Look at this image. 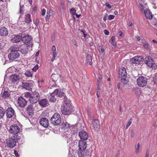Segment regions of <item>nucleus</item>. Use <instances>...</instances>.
<instances>
[{
  "label": "nucleus",
  "mask_w": 157,
  "mask_h": 157,
  "mask_svg": "<svg viewBox=\"0 0 157 157\" xmlns=\"http://www.w3.org/2000/svg\"><path fill=\"white\" fill-rule=\"evenodd\" d=\"M62 113L65 115H69L72 111V108L71 106V101L67 100L64 101L61 107Z\"/></svg>",
  "instance_id": "nucleus-1"
},
{
  "label": "nucleus",
  "mask_w": 157,
  "mask_h": 157,
  "mask_svg": "<svg viewBox=\"0 0 157 157\" xmlns=\"http://www.w3.org/2000/svg\"><path fill=\"white\" fill-rule=\"evenodd\" d=\"M52 123L54 125L60 124L61 121V118L60 115L58 113H55L51 119Z\"/></svg>",
  "instance_id": "nucleus-2"
},
{
  "label": "nucleus",
  "mask_w": 157,
  "mask_h": 157,
  "mask_svg": "<svg viewBox=\"0 0 157 157\" xmlns=\"http://www.w3.org/2000/svg\"><path fill=\"white\" fill-rule=\"evenodd\" d=\"M143 60L144 61L145 64L149 67L152 68L154 69H156L157 66L154 63L153 60L151 57H146Z\"/></svg>",
  "instance_id": "nucleus-3"
},
{
  "label": "nucleus",
  "mask_w": 157,
  "mask_h": 157,
  "mask_svg": "<svg viewBox=\"0 0 157 157\" xmlns=\"http://www.w3.org/2000/svg\"><path fill=\"white\" fill-rule=\"evenodd\" d=\"M136 81L137 84L139 86L143 87L147 84V79L145 77L141 76L138 78Z\"/></svg>",
  "instance_id": "nucleus-4"
},
{
  "label": "nucleus",
  "mask_w": 157,
  "mask_h": 157,
  "mask_svg": "<svg viewBox=\"0 0 157 157\" xmlns=\"http://www.w3.org/2000/svg\"><path fill=\"white\" fill-rule=\"evenodd\" d=\"M17 141V140L15 136L9 138L6 141L7 146L10 148H12L16 145Z\"/></svg>",
  "instance_id": "nucleus-5"
},
{
  "label": "nucleus",
  "mask_w": 157,
  "mask_h": 157,
  "mask_svg": "<svg viewBox=\"0 0 157 157\" xmlns=\"http://www.w3.org/2000/svg\"><path fill=\"white\" fill-rule=\"evenodd\" d=\"M40 99L39 94L36 92H35L31 94V97L29 98V101L32 103H36Z\"/></svg>",
  "instance_id": "nucleus-6"
},
{
  "label": "nucleus",
  "mask_w": 157,
  "mask_h": 157,
  "mask_svg": "<svg viewBox=\"0 0 157 157\" xmlns=\"http://www.w3.org/2000/svg\"><path fill=\"white\" fill-rule=\"evenodd\" d=\"M144 59V58L141 56H136L130 60V62L132 65L134 64H138L141 63V62L143 61Z\"/></svg>",
  "instance_id": "nucleus-7"
},
{
  "label": "nucleus",
  "mask_w": 157,
  "mask_h": 157,
  "mask_svg": "<svg viewBox=\"0 0 157 157\" xmlns=\"http://www.w3.org/2000/svg\"><path fill=\"white\" fill-rule=\"evenodd\" d=\"M87 144L86 141L80 140L78 142V149L79 151L83 152L85 151Z\"/></svg>",
  "instance_id": "nucleus-8"
},
{
  "label": "nucleus",
  "mask_w": 157,
  "mask_h": 157,
  "mask_svg": "<svg viewBox=\"0 0 157 157\" xmlns=\"http://www.w3.org/2000/svg\"><path fill=\"white\" fill-rule=\"evenodd\" d=\"M9 130L10 133L16 134L19 132L20 128L17 125L14 124L10 126Z\"/></svg>",
  "instance_id": "nucleus-9"
},
{
  "label": "nucleus",
  "mask_w": 157,
  "mask_h": 157,
  "mask_svg": "<svg viewBox=\"0 0 157 157\" xmlns=\"http://www.w3.org/2000/svg\"><path fill=\"white\" fill-rule=\"evenodd\" d=\"M20 54L18 52H11L8 55V58L10 60H13L19 56Z\"/></svg>",
  "instance_id": "nucleus-10"
},
{
  "label": "nucleus",
  "mask_w": 157,
  "mask_h": 157,
  "mask_svg": "<svg viewBox=\"0 0 157 157\" xmlns=\"http://www.w3.org/2000/svg\"><path fill=\"white\" fill-rule=\"evenodd\" d=\"M79 136L81 140L86 141L88 138V135L87 132L83 130H82L79 132Z\"/></svg>",
  "instance_id": "nucleus-11"
},
{
  "label": "nucleus",
  "mask_w": 157,
  "mask_h": 157,
  "mask_svg": "<svg viewBox=\"0 0 157 157\" xmlns=\"http://www.w3.org/2000/svg\"><path fill=\"white\" fill-rule=\"evenodd\" d=\"M92 125L91 126L92 129L94 130H98L100 127L99 122L98 120L93 119L92 121Z\"/></svg>",
  "instance_id": "nucleus-12"
},
{
  "label": "nucleus",
  "mask_w": 157,
  "mask_h": 157,
  "mask_svg": "<svg viewBox=\"0 0 157 157\" xmlns=\"http://www.w3.org/2000/svg\"><path fill=\"white\" fill-rule=\"evenodd\" d=\"M21 78V77L19 75L15 74L10 76V81L11 83H15L19 80Z\"/></svg>",
  "instance_id": "nucleus-13"
},
{
  "label": "nucleus",
  "mask_w": 157,
  "mask_h": 157,
  "mask_svg": "<svg viewBox=\"0 0 157 157\" xmlns=\"http://www.w3.org/2000/svg\"><path fill=\"white\" fill-rule=\"evenodd\" d=\"M55 90L58 91V93L56 94V96L59 97L60 98L63 97V100L64 101L68 100L67 97L65 93L63 92L62 90H59L58 89H56Z\"/></svg>",
  "instance_id": "nucleus-14"
},
{
  "label": "nucleus",
  "mask_w": 157,
  "mask_h": 157,
  "mask_svg": "<svg viewBox=\"0 0 157 157\" xmlns=\"http://www.w3.org/2000/svg\"><path fill=\"white\" fill-rule=\"evenodd\" d=\"M6 114L8 118H11L14 115V111L13 109L12 108H8L6 111Z\"/></svg>",
  "instance_id": "nucleus-15"
},
{
  "label": "nucleus",
  "mask_w": 157,
  "mask_h": 157,
  "mask_svg": "<svg viewBox=\"0 0 157 157\" xmlns=\"http://www.w3.org/2000/svg\"><path fill=\"white\" fill-rule=\"evenodd\" d=\"M19 105L21 107H25L27 104L26 101L22 97H19L18 100Z\"/></svg>",
  "instance_id": "nucleus-16"
},
{
  "label": "nucleus",
  "mask_w": 157,
  "mask_h": 157,
  "mask_svg": "<svg viewBox=\"0 0 157 157\" xmlns=\"http://www.w3.org/2000/svg\"><path fill=\"white\" fill-rule=\"evenodd\" d=\"M40 124L45 128H47L48 126V120L45 117L42 118L40 121Z\"/></svg>",
  "instance_id": "nucleus-17"
},
{
  "label": "nucleus",
  "mask_w": 157,
  "mask_h": 157,
  "mask_svg": "<svg viewBox=\"0 0 157 157\" xmlns=\"http://www.w3.org/2000/svg\"><path fill=\"white\" fill-rule=\"evenodd\" d=\"M39 104L42 107H45L49 105L48 101L45 98L39 101Z\"/></svg>",
  "instance_id": "nucleus-18"
},
{
  "label": "nucleus",
  "mask_w": 157,
  "mask_h": 157,
  "mask_svg": "<svg viewBox=\"0 0 157 157\" xmlns=\"http://www.w3.org/2000/svg\"><path fill=\"white\" fill-rule=\"evenodd\" d=\"M119 78L126 77L127 74L125 68L124 67L120 68L119 70Z\"/></svg>",
  "instance_id": "nucleus-19"
},
{
  "label": "nucleus",
  "mask_w": 157,
  "mask_h": 157,
  "mask_svg": "<svg viewBox=\"0 0 157 157\" xmlns=\"http://www.w3.org/2000/svg\"><path fill=\"white\" fill-rule=\"evenodd\" d=\"M32 44L30 45H28L27 46L25 45L22 47V48H21L20 51L23 54H25L28 53V49L30 48H32Z\"/></svg>",
  "instance_id": "nucleus-20"
},
{
  "label": "nucleus",
  "mask_w": 157,
  "mask_h": 157,
  "mask_svg": "<svg viewBox=\"0 0 157 157\" xmlns=\"http://www.w3.org/2000/svg\"><path fill=\"white\" fill-rule=\"evenodd\" d=\"M58 91L57 90H55L52 93L50 96L49 97L50 101L52 102H54L56 100V94L58 93Z\"/></svg>",
  "instance_id": "nucleus-21"
},
{
  "label": "nucleus",
  "mask_w": 157,
  "mask_h": 157,
  "mask_svg": "<svg viewBox=\"0 0 157 157\" xmlns=\"http://www.w3.org/2000/svg\"><path fill=\"white\" fill-rule=\"evenodd\" d=\"M21 39V36L19 35H16L13 36L11 41L12 43H17L19 42Z\"/></svg>",
  "instance_id": "nucleus-22"
},
{
  "label": "nucleus",
  "mask_w": 157,
  "mask_h": 157,
  "mask_svg": "<svg viewBox=\"0 0 157 157\" xmlns=\"http://www.w3.org/2000/svg\"><path fill=\"white\" fill-rule=\"evenodd\" d=\"M8 34V32L7 28L5 27H2L0 29V35L1 36H6Z\"/></svg>",
  "instance_id": "nucleus-23"
},
{
  "label": "nucleus",
  "mask_w": 157,
  "mask_h": 157,
  "mask_svg": "<svg viewBox=\"0 0 157 157\" xmlns=\"http://www.w3.org/2000/svg\"><path fill=\"white\" fill-rule=\"evenodd\" d=\"M32 39L31 36L29 35H26L22 38H21V41L24 43L27 44Z\"/></svg>",
  "instance_id": "nucleus-24"
},
{
  "label": "nucleus",
  "mask_w": 157,
  "mask_h": 157,
  "mask_svg": "<svg viewBox=\"0 0 157 157\" xmlns=\"http://www.w3.org/2000/svg\"><path fill=\"white\" fill-rule=\"evenodd\" d=\"M144 13L147 18L150 19L152 18V13L149 10L145 9L144 11Z\"/></svg>",
  "instance_id": "nucleus-25"
},
{
  "label": "nucleus",
  "mask_w": 157,
  "mask_h": 157,
  "mask_svg": "<svg viewBox=\"0 0 157 157\" xmlns=\"http://www.w3.org/2000/svg\"><path fill=\"white\" fill-rule=\"evenodd\" d=\"M34 109L33 108V105L31 104L29 105L27 107L26 111H27V113H29V115H31L33 114Z\"/></svg>",
  "instance_id": "nucleus-26"
},
{
  "label": "nucleus",
  "mask_w": 157,
  "mask_h": 157,
  "mask_svg": "<svg viewBox=\"0 0 157 157\" xmlns=\"http://www.w3.org/2000/svg\"><path fill=\"white\" fill-rule=\"evenodd\" d=\"M32 83H29L27 82L23 83V87L27 90H30L32 89L33 87Z\"/></svg>",
  "instance_id": "nucleus-27"
},
{
  "label": "nucleus",
  "mask_w": 157,
  "mask_h": 157,
  "mask_svg": "<svg viewBox=\"0 0 157 157\" xmlns=\"http://www.w3.org/2000/svg\"><path fill=\"white\" fill-rule=\"evenodd\" d=\"M86 63L87 64H89L90 65L92 64V57L91 56L89 55L88 54L86 56Z\"/></svg>",
  "instance_id": "nucleus-28"
},
{
  "label": "nucleus",
  "mask_w": 157,
  "mask_h": 157,
  "mask_svg": "<svg viewBox=\"0 0 157 157\" xmlns=\"http://www.w3.org/2000/svg\"><path fill=\"white\" fill-rule=\"evenodd\" d=\"M31 15L29 14H27L25 17V22L28 24H29L31 21Z\"/></svg>",
  "instance_id": "nucleus-29"
},
{
  "label": "nucleus",
  "mask_w": 157,
  "mask_h": 157,
  "mask_svg": "<svg viewBox=\"0 0 157 157\" xmlns=\"http://www.w3.org/2000/svg\"><path fill=\"white\" fill-rule=\"evenodd\" d=\"M10 49L11 52H18L19 49V48L17 46L15 45L11 47Z\"/></svg>",
  "instance_id": "nucleus-30"
},
{
  "label": "nucleus",
  "mask_w": 157,
  "mask_h": 157,
  "mask_svg": "<svg viewBox=\"0 0 157 157\" xmlns=\"http://www.w3.org/2000/svg\"><path fill=\"white\" fill-rule=\"evenodd\" d=\"M10 95V93L8 91H5L2 94V97L5 98H6Z\"/></svg>",
  "instance_id": "nucleus-31"
},
{
  "label": "nucleus",
  "mask_w": 157,
  "mask_h": 157,
  "mask_svg": "<svg viewBox=\"0 0 157 157\" xmlns=\"http://www.w3.org/2000/svg\"><path fill=\"white\" fill-rule=\"evenodd\" d=\"M122 82L124 84L126 85L129 82V80L127 77H123L121 78Z\"/></svg>",
  "instance_id": "nucleus-32"
},
{
  "label": "nucleus",
  "mask_w": 157,
  "mask_h": 157,
  "mask_svg": "<svg viewBox=\"0 0 157 157\" xmlns=\"http://www.w3.org/2000/svg\"><path fill=\"white\" fill-rule=\"evenodd\" d=\"M97 93L96 95L98 98L101 95V90L99 88V85H98L97 86Z\"/></svg>",
  "instance_id": "nucleus-33"
},
{
  "label": "nucleus",
  "mask_w": 157,
  "mask_h": 157,
  "mask_svg": "<svg viewBox=\"0 0 157 157\" xmlns=\"http://www.w3.org/2000/svg\"><path fill=\"white\" fill-rule=\"evenodd\" d=\"M6 111L5 109L2 108H1L0 109V119L2 118L5 114Z\"/></svg>",
  "instance_id": "nucleus-34"
},
{
  "label": "nucleus",
  "mask_w": 157,
  "mask_h": 157,
  "mask_svg": "<svg viewBox=\"0 0 157 157\" xmlns=\"http://www.w3.org/2000/svg\"><path fill=\"white\" fill-rule=\"evenodd\" d=\"M62 125L63 127V128H66L67 129L68 128H70L71 127V126L67 123H63L62 124Z\"/></svg>",
  "instance_id": "nucleus-35"
},
{
  "label": "nucleus",
  "mask_w": 157,
  "mask_h": 157,
  "mask_svg": "<svg viewBox=\"0 0 157 157\" xmlns=\"http://www.w3.org/2000/svg\"><path fill=\"white\" fill-rule=\"evenodd\" d=\"M25 75L27 77H32V76L33 74H32L30 71H27L25 72Z\"/></svg>",
  "instance_id": "nucleus-36"
},
{
  "label": "nucleus",
  "mask_w": 157,
  "mask_h": 157,
  "mask_svg": "<svg viewBox=\"0 0 157 157\" xmlns=\"http://www.w3.org/2000/svg\"><path fill=\"white\" fill-rule=\"evenodd\" d=\"M102 76L101 75H98V85H99V84L101 82H102Z\"/></svg>",
  "instance_id": "nucleus-37"
},
{
  "label": "nucleus",
  "mask_w": 157,
  "mask_h": 157,
  "mask_svg": "<svg viewBox=\"0 0 157 157\" xmlns=\"http://www.w3.org/2000/svg\"><path fill=\"white\" fill-rule=\"evenodd\" d=\"M52 53H53L52 58L51 59V61L52 62L55 59L56 57L57 56V54L56 51H54V52H52Z\"/></svg>",
  "instance_id": "nucleus-38"
},
{
  "label": "nucleus",
  "mask_w": 157,
  "mask_h": 157,
  "mask_svg": "<svg viewBox=\"0 0 157 157\" xmlns=\"http://www.w3.org/2000/svg\"><path fill=\"white\" fill-rule=\"evenodd\" d=\"M140 147V143H138L136 146L135 147L136 152L137 154H138L139 152V148Z\"/></svg>",
  "instance_id": "nucleus-39"
},
{
  "label": "nucleus",
  "mask_w": 157,
  "mask_h": 157,
  "mask_svg": "<svg viewBox=\"0 0 157 157\" xmlns=\"http://www.w3.org/2000/svg\"><path fill=\"white\" fill-rule=\"evenodd\" d=\"M58 77V75H57L55 74H52V75L51 77L52 78V81H55V80H57V77Z\"/></svg>",
  "instance_id": "nucleus-40"
},
{
  "label": "nucleus",
  "mask_w": 157,
  "mask_h": 157,
  "mask_svg": "<svg viewBox=\"0 0 157 157\" xmlns=\"http://www.w3.org/2000/svg\"><path fill=\"white\" fill-rule=\"evenodd\" d=\"M78 156L79 157H81L82 156H85L84 153H85V151H84V153L82 151H79L78 152Z\"/></svg>",
  "instance_id": "nucleus-41"
},
{
  "label": "nucleus",
  "mask_w": 157,
  "mask_h": 157,
  "mask_svg": "<svg viewBox=\"0 0 157 157\" xmlns=\"http://www.w3.org/2000/svg\"><path fill=\"white\" fill-rule=\"evenodd\" d=\"M76 10L74 8H72L70 9V12L73 16L76 14Z\"/></svg>",
  "instance_id": "nucleus-42"
},
{
  "label": "nucleus",
  "mask_w": 157,
  "mask_h": 157,
  "mask_svg": "<svg viewBox=\"0 0 157 157\" xmlns=\"http://www.w3.org/2000/svg\"><path fill=\"white\" fill-rule=\"evenodd\" d=\"M98 48L100 52L103 53L104 51V49L102 48V47L101 46H98Z\"/></svg>",
  "instance_id": "nucleus-43"
},
{
  "label": "nucleus",
  "mask_w": 157,
  "mask_h": 157,
  "mask_svg": "<svg viewBox=\"0 0 157 157\" xmlns=\"http://www.w3.org/2000/svg\"><path fill=\"white\" fill-rule=\"evenodd\" d=\"M31 95L30 93L27 92H26L25 95V97L27 98H29L30 97H31Z\"/></svg>",
  "instance_id": "nucleus-44"
},
{
  "label": "nucleus",
  "mask_w": 157,
  "mask_h": 157,
  "mask_svg": "<svg viewBox=\"0 0 157 157\" xmlns=\"http://www.w3.org/2000/svg\"><path fill=\"white\" fill-rule=\"evenodd\" d=\"M121 84L120 82H119L117 84V88L118 89L120 90H121L122 89V88L121 87Z\"/></svg>",
  "instance_id": "nucleus-45"
},
{
  "label": "nucleus",
  "mask_w": 157,
  "mask_h": 157,
  "mask_svg": "<svg viewBox=\"0 0 157 157\" xmlns=\"http://www.w3.org/2000/svg\"><path fill=\"white\" fill-rule=\"evenodd\" d=\"M38 65H36L32 69V70L34 71H36V70L38 69Z\"/></svg>",
  "instance_id": "nucleus-46"
},
{
  "label": "nucleus",
  "mask_w": 157,
  "mask_h": 157,
  "mask_svg": "<svg viewBox=\"0 0 157 157\" xmlns=\"http://www.w3.org/2000/svg\"><path fill=\"white\" fill-rule=\"evenodd\" d=\"M114 16L112 15H110L108 17V19L109 20H111L114 18Z\"/></svg>",
  "instance_id": "nucleus-47"
},
{
  "label": "nucleus",
  "mask_w": 157,
  "mask_h": 157,
  "mask_svg": "<svg viewBox=\"0 0 157 157\" xmlns=\"http://www.w3.org/2000/svg\"><path fill=\"white\" fill-rule=\"evenodd\" d=\"M106 6L109 9H111V6L109 4L108 2H106L105 3Z\"/></svg>",
  "instance_id": "nucleus-48"
},
{
  "label": "nucleus",
  "mask_w": 157,
  "mask_h": 157,
  "mask_svg": "<svg viewBox=\"0 0 157 157\" xmlns=\"http://www.w3.org/2000/svg\"><path fill=\"white\" fill-rule=\"evenodd\" d=\"M115 39V37L114 36H112L111 38V40L110 41V43L112 44Z\"/></svg>",
  "instance_id": "nucleus-49"
},
{
  "label": "nucleus",
  "mask_w": 157,
  "mask_h": 157,
  "mask_svg": "<svg viewBox=\"0 0 157 157\" xmlns=\"http://www.w3.org/2000/svg\"><path fill=\"white\" fill-rule=\"evenodd\" d=\"M132 123V122L131 121H129L128 122L126 126V128H128L129 126L131 125V124Z\"/></svg>",
  "instance_id": "nucleus-50"
},
{
  "label": "nucleus",
  "mask_w": 157,
  "mask_h": 157,
  "mask_svg": "<svg viewBox=\"0 0 157 157\" xmlns=\"http://www.w3.org/2000/svg\"><path fill=\"white\" fill-rule=\"evenodd\" d=\"M139 7H140V10L141 11H142L144 10V7L142 4H140Z\"/></svg>",
  "instance_id": "nucleus-51"
},
{
  "label": "nucleus",
  "mask_w": 157,
  "mask_h": 157,
  "mask_svg": "<svg viewBox=\"0 0 157 157\" xmlns=\"http://www.w3.org/2000/svg\"><path fill=\"white\" fill-rule=\"evenodd\" d=\"M104 32L106 35H108L109 34V31H107V30L105 29L104 30Z\"/></svg>",
  "instance_id": "nucleus-52"
},
{
  "label": "nucleus",
  "mask_w": 157,
  "mask_h": 157,
  "mask_svg": "<svg viewBox=\"0 0 157 157\" xmlns=\"http://www.w3.org/2000/svg\"><path fill=\"white\" fill-rule=\"evenodd\" d=\"M20 13L21 14H23V10H22V7L20 6Z\"/></svg>",
  "instance_id": "nucleus-53"
},
{
  "label": "nucleus",
  "mask_w": 157,
  "mask_h": 157,
  "mask_svg": "<svg viewBox=\"0 0 157 157\" xmlns=\"http://www.w3.org/2000/svg\"><path fill=\"white\" fill-rule=\"evenodd\" d=\"M52 52L56 51V49L55 46L54 45H53L52 48Z\"/></svg>",
  "instance_id": "nucleus-54"
},
{
  "label": "nucleus",
  "mask_w": 157,
  "mask_h": 157,
  "mask_svg": "<svg viewBox=\"0 0 157 157\" xmlns=\"http://www.w3.org/2000/svg\"><path fill=\"white\" fill-rule=\"evenodd\" d=\"M134 134L133 131L132 130H131V134H130L131 137L132 138L133 137Z\"/></svg>",
  "instance_id": "nucleus-55"
},
{
  "label": "nucleus",
  "mask_w": 157,
  "mask_h": 157,
  "mask_svg": "<svg viewBox=\"0 0 157 157\" xmlns=\"http://www.w3.org/2000/svg\"><path fill=\"white\" fill-rule=\"evenodd\" d=\"M45 12H46V10H45L44 9H43L42 10V11L41 15H44L45 13Z\"/></svg>",
  "instance_id": "nucleus-56"
},
{
  "label": "nucleus",
  "mask_w": 157,
  "mask_h": 157,
  "mask_svg": "<svg viewBox=\"0 0 157 157\" xmlns=\"http://www.w3.org/2000/svg\"><path fill=\"white\" fill-rule=\"evenodd\" d=\"M39 23V20L38 19H36L35 22V25L36 26H37Z\"/></svg>",
  "instance_id": "nucleus-57"
},
{
  "label": "nucleus",
  "mask_w": 157,
  "mask_h": 157,
  "mask_svg": "<svg viewBox=\"0 0 157 157\" xmlns=\"http://www.w3.org/2000/svg\"><path fill=\"white\" fill-rule=\"evenodd\" d=\"M144 47L145 48H147L148 47V44L147 43L144 44Z\"/></svg>",
  "instance_id": "nucleus-58"
},
{
  "label": "nucleus",
  "mask_w": 157,
  "mask_h": 157,
  "mask_svg": "<svg viewBox=\"0 0 157 157\" xmlns=\"http://www.w3.org/2000/svg\"><path fill=\"white\" fill-rule=\"evenodd\" d=\"M149 156V151H147L146 152V155L145 157H148Z\"/></svg>",
  "instance_id": "nucleus-59"
},
{
  "label": "nucleus",
  "mask_w": 157,
  "mask_h": 157,
  "mask_svg": "<svg viewBox=\"0 0 157 157\" xmlns=\"http://www.w3.org/2000/svg\"><path fill=\"white\" fill-rule=\"evenodd\" d=\"M107 16V15L106 14L104 16V18H103V20L104 21H106Z\"/></svg>",
  "instance_id": "nucleus-60"
},
{
  "label": "nucleus",
  "mask_w": 157,
  "mask_h": 157,
  "mask_svg": "<svg viewBox=\"0 0 157 157\" xmlns=\"http://www.w3.org/2000/svg\"><path fill=\"white\" fill-rule=\"evenodd\" d=\"M152 42L155 44L156 45H157V41L155 40H152Z\"/></svg>",
  "instance_id": "nucleus-61"
},
{
  "label": "nucleus",
  "mask_w": 157,
  "mask_h": 157,
  "mask_svg": "<svg viewBox=\"0 0 157 157\" xmlns=\"http://www.w3.org/2000/svg\"><path fill=\"white\" fill-rule=\"evenodd\" d=\"M71 127L72 128V129H73L76 127V124L72 125Z\"/></svg>",
  "instance_id": "nucleus-62"
},
{
  "label": "nucleus",
  "mask_w": 157,
  "mask_h": 157,
  "mask_svg": "<svg viewBox=\"0 0 157 157\" xmlns=\"http://www.w3.org/2000/svg\"><path fill=\"white\" fill-rule=\"evenodd\" d=\"M123 34V33L121 31H120L119 32V36H121Z\"/></svg>",
  "instance_id": "nucleus-63"
},
{
  "label": "nucleus",
  "mask_w": 157,
  "mask_h": 157,
  "mask_svg": "<svg viewBox=\"0 0 157 157\" xmlns=\"http://www.w3.org/2000/svg\"><path fill=\"white\" fill-rule=\"evenodd\" d=\"M28 1L29 2V4L31 5H32V2H33L32 0H28Z\"/></svg>",
  "instance_id": "nucleus-64"
}]
</instances>
